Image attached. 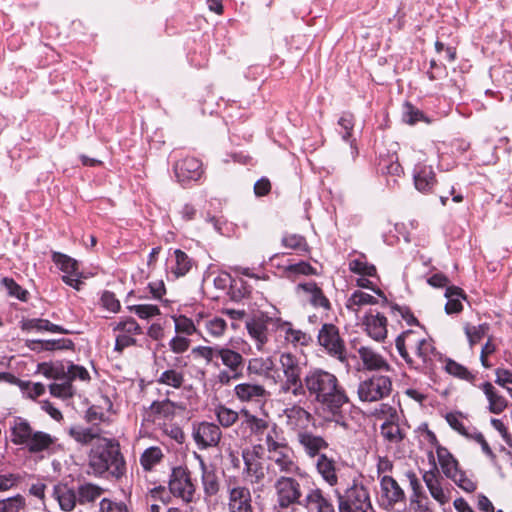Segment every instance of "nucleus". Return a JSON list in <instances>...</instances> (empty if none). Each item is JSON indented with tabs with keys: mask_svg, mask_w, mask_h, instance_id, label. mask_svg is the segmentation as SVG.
Here are the masks:
<instances>
[{
	"mask_svg": "<svg viewBox=\"0 0 512 512\" xmlns=\"http://www.w3.org/2000/svg\"><path fill=\"white\" fill-rule=\"evenodd\" d=\"M279 328L284 333L285 340L294 346H305L311 341L310 335L301 330L294 329L290 323H283Z\"/></svg>",
	"mask_w": 512,
	"mask_h": 512,
	"instance_id": "nucleus-43",
	"label": "nucleus"
},
{
	"mask_svg": "<svg viewBox=\"0 0 512 512\" xmlns=\"http://www.w3.org/2000/svg\"><path fill=\"white\" fill-rule=\"evenodd\" d=\"M301 388L303 393L295 394L292 402L301 403L309 398L318 405L317 409L325 420L348 429L342 408L349 402V397L335 374L323 368H311L303 376Z\"/></svg>",
	"mask_w": 512,
	"mask_h": 512,
	"instance_id": "nucleus-1",
	"label": "nucleus"
},
{
	"mask_svg": "<svg viewBox=\"0 0 512 512\" xmlns=\"http://www.w3.org/2000/svg\"><path fill=\"white\" fill-rule=\"evenodd\" d=\"M463 418L464 416L461 412H449L445 416L449 426L462 436H465L468 435V430L463 423Z\"/></svg>",
	"mask_w": 512,
	"mask_h": 512,
	"instance_id": "nucleus-62",
	"label": "nucleus"
},
{
	"mask_svg": "<svg viewBox=\"0 0 512 512\" xmlns=\"http://www.w3.org/2000/svg\"><path fill=\"white\" fill-rule=\"evenodd\" d=\"M380 498L381 505L385 509H391L405 500V493L393 477L385 475L380 479Z\"/></svg>",
	"mask_w": 512,
	"mask_h": 512,
	"instance_id": "nucleus-19",
	"label": "nucleus"
},
{
	"mask_svg": "<svg viewBox=\"0 0 512 512\" xmlns=\"http://www.w3.org/2000/svg\"><path fill=\"white\" fill-rule=\"evenodd\" d=\"M283 414L286 418V426L297 434L300 431H306V428L312 420V415L306 409L299 404H293L283 410Z\"/></svg>",
	"mask_w": 512,
	"mask_h": 512,
	"instance_id": "nucleus-21",
	"label": "nucleus"
},
{
	"mask_svg": "<svg viewBox=\"0 0 512 512\" xmlns=\"http://www.w3.org/2000/svg\"><path fill=\"white\" fill-rule=\"evenodd\" d=\"M349 268L353 273H357L362 276H375L376 275L375 266L365 262L362 259H354V260L350 261Z\"/></svg>",
	"mask_w": 512,
	"mask_h": 512,
	"instance_id": "nucleus-61",
	"label": "nucleus"
},
{
	"mask_svg": "<svg viewBox=\"0 0 512 512\" xmlns=\"http://www.w3.org/2000/svg\"><path fill=\"white\" fill-rule=\"evenodd\" d=\"M423 481L432 498L439 504L444 505L449 502V495L441 485V476L435 462H433V468L431 470L424 472Z\"/></svg>",
	"mask_w": 512,
	"mask_h": 512,
	"instance_id": "nucleus-24",
	"label": "nucleus"
},
{
	"mask_svg": "<svg viewBox=\"0 0 512 512\" xmlns=\"http://www.w3.org/2000/svg\"><path fill=\"white\" fill-rule=\"evenodd\" d=\"M445 370L449 374L463 380L472 381L474 379V376L471 374V372L468 371L466 367L451 359L446 361Z\"/></svg>",
	"mask_w": 512,
	"mask_h": 512,
	"instance_id": "nucleus-57",
	"label": "nucleus"
},
{
	"mask_svg": "<svg viewBox=\"0 0 512 512\" xmlns=\"http://www.w3.org/2000/svg\"><path fill=\"white\" fill-rule=\"evenodd\" d=\"M445 297L447 303L445 305V312L447 314L459 313L463 309L461 300L465 299V295L462 289L456 286H449L446 288Z\"/></svg>",
	"mask_w": 512,
	"mask_h": 512,
	"instance_id": "nucleus-38",
	"label": "nucleus"
},
{
	"mask_svg": "<svg viewBox=\"0 0 512 512\" xmlns=\"http://www.w3.org/2000/svg\"><path fill=\"white\" fill-rule=\"evenodd\" d=\"M465 334L468 338L469 344L471 347L479 343L483 337L488 333L489 331V325L479 324L477 326L466 324L464 327Z\"/></svg>",
	"mask_w": 512,
	"mask_h": 512,
	"instance_id": "nucleus-52",
	"label": "nucleus"
},
{
	"mask_svg": "<svg viewBox=\"0 0 512 512\" xmlns=\"http://www.w3.org/2000/svg\"><path fill=\"white\" fill-rule=\"evenodd\" d=\"M315 467L322 480L330 487H335L338 484V467L333 458L321 454L316 460Z\"/></svg>",
	"mask_w": 512,
	"mask_h": 512,
	"instance_id": "nucleus-28",
	"label": "nucleus"
},
{
	"mask_svg": "<svg viewBox=\"0 0 512 512\" xmlns=\"http://www.w3.org/2000/svg\"><path fill=\"white\" fill-rule=\"evenodd\" d=\"M376 303L377 300L372 295L360 290H356L348 299L347 308L356 312L357 308L362 305H373Z\"/></svg>",
	"mask_w": 512,
	"mask_h": 512,
	"instance_id": "nucleus-53",
	"label": "nucleus"
},
{
	"mask_svg": "<svg viewBox=\"0 0 512 512\" xmlns=\"http://www.w3.org/2000/svg\"><path fill=\"white\" fill-rule=\"evenodd\" d=\"M282 245L285 248L295 250L299 255H304L309 252L306 239L299 234H285L282 237Z\"/></svg>",
	"mask_w": 512,
	"mask_h": 512,
	"instance_id": "nucleus-47",
	"label": "nucleus"
},
{
	"mask_svg": "<svg viewBox=\"0 0 512 512\" xmlns=\"http://www.w3.org/2000/svg\"><path fill=\"white\" fill-rule=\"evenodd\" d=\"M286 441L283 437H281L278 427L276 424H273L271 429L268 430L265 436V445L268 454L271 452L283 448L286 445Z\"/></svg>",
	"mask_w": 512,
	"mask_h": 512,
	"instance_id": "nucleus-51",
	"label": "nucleus"
},
{
	"mask_svg": "<svg viewBox=\"0 0 512 512\" xmlns=\"http://www.w3.org/2000/svg\"><path fill=\"white\" fill-rule=\"evenodd\" d=\"M157 382L159 384L179 389L184 383V374L183 372L175 369H167L161 373Z\"/></svg>",
	"mask_w": 512,
	"mask_h": 512,
	"instance_id": "nucleus-49",
	"label": "nucleus"
},
{
	"mask_svg": "<svg viewBox=\"0 0 512 512\" xmlns=\"http://www.w3.org/2000/svg\"><path fill=\"white\" fill-rule=\"evenodd\" d=\"M392 390V382L388 376L374 375L362 381L358 386L361 401L375 402L387 397Z\"/></svg>",
	"mask_w": 512,
	"mask_h": 512,
	"instance_id": "nucleus-11",
	"label": "nucleus"
},
{
	"mask_svg": "<svg viewBox=\"0 0 512 512\" xmlns=\"http://www.w3.org/2000/svg\"><path fill=\"white\" fill-rule=\"evenodd\" d=\"M53 496L63 511H71L76 505V494L66 484H57L53 488Z\"/></svg>",
	"mask_w": 512,
	"mask_h": 512,
	"instance_id": "nucleus-36",
	"label": "nucleus"
},
{
	"mask_svg": "<svg viewBox=\"0 0 512 512\" xmlns=\"http://www.w3.org/2000/svg\"><path fill=\"white\" fill-rule=\"evenodd\" d=\"M318 342L333 357L341 362L346 361L344 342L338 328L333 324H323L318 333Z\"/></svg>",
	"mask_w": 512,
	"mask_h": 512,
	"instance_id": "nucleus-12",
	"label": "nucleus"
},
{
	"mask_svg": "<svg viewBox=\"0 0 512 512\" xmlns=\"http://www.w3.org/2000/svg\"><path fill=\"white\" fill-rule=\"evenodd\" d=\"M174 172L181 183L197 181L203 173L202 164L194 157H186L174 165Z\"/></svg>",
	"mask_w": 512,
	"mask_h": 512,
	"instance_id": "nucleus-22",
	"label": "nucleus"
},
{
	"mask_svg": "<svg viewBox=\"0 0 512 512\" xmlns=\"http://www.w3.org/2000/svg\"><path fill=\"white\" fill-rule=\"evenodd\" d=\"M413 179L415 188L422 193L431 191L436 183V176L432 166L420 163L414 168Z\"/></svg>",
	"mask_w": 512,
	"mask_h": 512,
	"instance_id": "nucleus-29",
	"label": "nucleus"
},
{
	"mask_svg": "<svg viewBox=\"0 0 512 512\" xmlns=\"http://www.w3.org/2000/svg\"><path fill=\"white\" fill-rule=\"evenodd\" d=\"M217 359L225 367L217 375V380L221 385H229L232 381L243 377L246 360L240 352L227 345H221Z\"/></svg>",
	"mask_w": 512,
	"mask_h": 512,
	"instance_id": "nucleus-8",
	"label": "nucleus"
},
{
	"mask_svg": "<svg viewBox=\"0 0 512 512\" xmlns=\"http://www.w3.org/2000/svg\"><path fill=\"white\" fill-rule=\"evenodd\" d=\"M339 512H374L368 488L353 478L343 492L334 490Z\"/></svg>",
	"mask_w": 512,
	"mask_h": 512,
	"instance_id": "nucleus-5",
	"label": "nucleus"
},
{
	"mask_svg": "<svg viewBox=\"0 0 512 512\" xmlns=\"http://www.w3.org/2000/svg\"><path fill=\"white\" fill-rule=\"evenodd\" d=\"M2 284L6 288L8 294L21 301H26L28 292L17 284L12 278L5 277L2 279Z\"/></svg>",
	"mask_w": 512,
	"mask_h": 512,
	"instance_id": "nucleus-58",
	"label": "nucleus"
},
{
	"mask_svg": "<svg viewBox=\"0 0 512 512\" xmlns=\"http://www.w3.org/2000/svg\"><path fill=\"white\" fill-rule=\"evenodd\" d=\"M164 458L162 449L151 446L143 451L140 456V464L145 471H152Z\"/></svg>",
	"mask_w": 512,
	"mask_h": 512,
	"instance_id": "nucleus-39",
	"label": "nucleus"
},
{
	"mask_svg": "<svg viewBox=\"0 0 512 512\" xmlns=\"http://www.w3.org/2000/svg\"><path fill=\"white\" fill-rule=\"evenodd\" d=\"M398 353L412 368H428L435 355L432 340L425 338L419 331L406 330L395 340Z\"/></svg>",
	"mask_w": 512,
	"mask_h": 512,
	"instance_id": "nucleus-3",
	"label": "nucleus"
},
{
	"mask_svg": "<svg viewBox=\"0 0 512 512\" xmlns=\"http://www.w3.org/2000/svg\"><path fill=\"white\" fill-rule=\"evenodd\" d=\"M269 459L274 463L281 475H300L302 469L294 459L293 451L288 446L275 450L268 454Z\"/></svg>",
	"mask_w": 512,
	"mask_h": 512,
	"instance_id": "nucleus-17",
	"label": "nucleus"
},
{
	"mask_svg": "<svg viewBox=\"0 0 512 512\" xmlns=\"http://www.w3.org/2000/svg\"><path fill=\"white\" fill-rule=\"evenodd\" d=\"M301 505L307 512H335L331 500L318 487L312 488L306 493Z\"/></svg>",
	"mask_w": 512,
	"mask_h": 512,
	"instance_id": "nucleus-23",
	"label": "nucleus"
},
{
	"mask_svg": "<svg viewBox=\"0 0 512 512\" xmlns=\"http://www.w3.org/2000/svg\"><path fill=\"white\" fill-rule=\"evenodd\" d=\"M274 368V362L272 358L256 357L248 360L247 371L250 374L269 377L270 372Z\"/></svg>",
	"mask_w": 512,
	"mask_h": 512,
	"instance_id": "nucleus-41",
	"label": "nucleus"
},
{
	"mask_svg": "<svg viewBox=\"0 0 512 512\" xmlns=\"http://www.w3.org/2000/svg\"><path fill=\"white\" fill-rule=\"evenodd\" d=\"M200 466H201V471H202L201 481H202L203 492L208 497L215 496L219 492V489H220L218 477L214 471L208 470V468L203 460H200Z\"/></svg>",
	"mask_w": 512,
	"mask_h": 512,
	"instance_id": "nucleus-37",
	"label": "nucleus"
},
{
	"mask_svg": "<svg viewBox=\"0 0 512 512\" xmlns=\"http://www.w3.org/2000/svg\"><path fill=\"white\" fill-rule=\"evenodd\" d=\"M25 507L26 501L21 495L0 500V512H23Z\"/></svg>",
	"mask_w": 512,
	"mask_h": 512,
	"instance_id": "nucleus-54",
	"label": "nucleus"
},
{
	"mask_svg": "<svg viewBox=\"0 0 512 512\" xmlns=\"http://www.w3.org/2000/svg\"><path fill=\"white\" fill-rule=\"evenodd\" d=\"M9 429L11 442L25 447L32 454L48 451L56 441L49 433L34 430L22 417H14L9 423Z\"/></svg>",
	"mask_w": 512,
	"mask_h": 512,
	"instance_id": "nucleus-4",
	"label": "nucleus"
},
{
	"mask_svg": "<svg viewBox=\"0 0 512 512\" xmlns=\"http://www.w3.org/2000/svg\"><path fill=\"white\" fill-rule=\"evenodd\" d=\"M32 344L41 345L39 351L73 350L74 343L67 338L53 340H33Z\"/></svg>",
	"mask_w": 512,
	"mask_h": 512,
	"instance_id": "nucleus-46",
	"label": "nucleus"
},
{
	"mask_svg": "<svg viewBox=\"0 0 512 512\" xmlns=\"http://www.w3.org/2000/svg\"><path fill=\"white\" fill-rule=\"evenodd\" d=\"M423 481L432 498L439 504L444 505L449 502V495L441 485V476L435 462H433V468L431 470L424 472Z\"/></svg>",
	"mask_w": 512,
	"mask_h": 512,
	"instance_id": "nucleus-25",
	"label": "nucleus"
},
{
	"mask_svg": "<svg viewBox=\"0 0 512 512\" xmlns=\"http://www.w3.org/2000/svg\"><path fill=\"white\" fill-rule=\"evenodd\" d=\"M296 291L314 307H321L325 310L330 309L329 300L315 282L300 283L297 285Z\"/></svg>",
	"mask_w": 512,
	"mask_h": 512,
	"instance_id": "nucleus-27",
	"label": "nucleus"
},
{
	"mask_svg": "<svg viewBox=\"0 0 512 512\" xmlns=\"http://www.w3.org/2000/svg\"><path fill=\"white\" fill-rule=\"evenodd\" d=\"M241 414L243 419L239 424L237 434L242 439L247 440L253 435L259 436L269 429L270 424L266 419L259 418L246 409H242Z\"/></svg>",
	"mask_w": 512,
	"mask_h": 512,
	"instance_id": "nucleus-20",
	"label": "nucleus"
},
{
	"mask_svg": "<svg viewBox=\"0 0 512 512\" xmlns=\"http://www.w3.org/2000/svg\"><path fill=\"white\" fill-rule=\"evenodd\" d=\"M141 319H149L160 314V309L157 305L152 304H139L129 307Z\"/></svg>",
	"mask_w": 512,
	"mask_h": 512,
	"instance_id": "nucleus-63",
	"label": "nucleus"
},
{
	"mask_svg": "<svg viewBox=\"0 0 512 512\" xmlns=\"http://www.w3.org/2000/svg\"><path fill=\"white\" fill-rule=\"evenodd\" d=\"M225 493L228 512H255L252 492L233 476L225 480Z\"/></svg>",
	"mask_w": 512,
	"mask_h": 512,
	"instance_id": "nucleus-9",
	"label": "nucleus"
},
{
	"mask_svg": "<svg viewBox=\"0 0 512 512\" xmlns=\"http://www.w3.org/2000/svg\"><path fill=\"white\" fill-rule=\"evenodd\" d=\"M495 375V383L505 388L512 397V371L504 368H497L495 370Z\"/></svg>",
	"mask_w": 512,
	"mask_h": 512,
	"instance_id": "nucleus-64",
	"label": "nucleus"
},
{
	"mask_svg": "<svg viewBox=\"0 0 512 512\" xmlns=\"http://www.w3.org/2000/svg\"><path fill=\"white\" fill-rule=\"evenodd\" d=\"M365 329L368 335L376 340L382 341L387 336V319L380 313L368 314L364 319Z\"/></svg>",
	"mask_w": 512,
	"mask_h": 512,
	"instance_id": "nucleus-30",
	"label": "nucleus"
},
{
	"mask_svg": "<svg viewBox=\"0 0 512 512\" xmlns=\"http://www.w3.org/2000/svg\"><path fill=\"white\" fill-rule=\"evenodd\" d=\"M113 331L118 332L115 340V351L122 352L125 348L136 344V335L142 333V328L133 318H127L117 322Z\"/></svg>",
	"mask_w": 512,
	"mask_h": 512,
	"instance_id": "nucleus-16",
	"label": "nucleus"
},
{
	"mask_svg": "<svg viewBox=\"0 0 512 512\" xmlns=\"http://www.w3.org/2000/svg\"><path fill=\"white\" fill-rule=\"evenodd\" d=\"M88 466L95 476L120 479L126 473V462L120 445L113 439L102 438L88 454Z\"/></svg>",
	"mask_w": 512,
	"mask_h": 512,
	"instance_id": "nucleus-2",
	"label": "nucleus"
},
{
	"mask_svg": "<svg viewBox=\"0 0 512 512\" xmlns=\"http://www.w3.org/2000/svg\"><path fill=\"white\" fill-rule=\"evenodd\" d=\"M23 329L48 331L52 333L70 334L71 332L60 325L53 324L47 319L34 318L24 323Z\"/></svg>",
	"mask_w": 512,
	"mask_h": 512,
	"instance_id": "nucleus-42",
	"label": "nucleus"
},
{
	"mask_svg": "<svg viewBox=\"0 0 512 512\" xmlns=\"http://www.w3.org/2000/svg\"><path fill=\"white\" fill-rule=\"evenodd\" d=\"M436 454L443 474L452 480L461 470L458 461L447 448L441 445H437Z\"/></svg>",
	"mask_w": 512,
	"mask_h": 512,
	"instance_id": "nucleus-34",
	"label": "nucleus"
},
{
	"mask_svg": "<svg viewBox=\"0 0 512 512\" xmlns=\"http://www.w3.org/2000/svg\"><path fill=\"white\" fill-rule=\"evenodd\" d=\"M306 477L302 470L300 475H280L276 478L273 488L278 507H288L294 504L301 505L303 489L301 481Z\"/></svg>",
	"mask_w": 512,
	"mask_h": 512,
	"instance_id": "nucleus-7",
	"label": "nucleus"
},
{
	"mask_svg": "<svg viewBox=\"0 0 512 512\" xmlns=\"http://www.w3.org/2000/svg\"><path fill=\"white\" fill-rule=\"evenodd\" d=\"M171 318L174 322L175 332L178 335L191 336L198 333L195 322L186 315H172Z\"/></svg>",
	"mask_w": 512,
	"mask_h": 512,
	"instance_id": "nucleus-45",
	"label": "nucleus"
},
{
	"mask_svg": "<svg viewBox=\"0 0 512 512\" xmlns=\"http://www.w3.org/2000/svg\"><path fill=\"white\" fill-rule=\"evenodd\" d=\"M217 421L223 428H230L239 419V413L225 405H218L214 409Z\"/></svg>",
	"mask_w": 512,
	"mask_h": 512,
	"instance_id": "nucleus-44",
	"label": "nucleus"
},
{
	"mask_svg": "<svg viewBox=\"0 0 512 512\" xmlns=\"http://www.w3.org/2000/svg\"><path fill=\"white\" fill-rule=\"evenodd\" d=\"M101 432L97 426L86 427L83 425H73L68 430L69 436L81 445H88L95 439H99Z\"/></svg>",
	"mask_w": 512,
	"mask_h": 512,
	"instance_id": "nucleus-35",
	"label": "nucleus"
},
{
	"mask_svg": "<svg viewBox=\"0 0 512 512\" xmlns=\"http://www.w3.org/2000/svg\"><path fill=\"white\" fill-rule=\"evenodd\" d=\"M382 436L392 443H398L404 438V434L398 424L384 422L381 426Z\"/></svg>",
	"mask_w": 512,
	"mask_h": 512,
	"instance_id": "nucleus-56",
	"label": "nucleus"
},
{
	"mask_svg": "<svg viewBox=\"0 0 512 512\" xmlns=\"http://www.w3.org/2000/svg\"><path fill=\"white\" fill-rule=\"evenodd\" d=\"M283 380L279 383L278 394L284 400L292 402L294 395H301L302 366L300 359L292 353H282L279 357Z\"/></svg>",
	"mask_w": 512,
	"mask_h": 512,
	"instance_id": "nucleus-6",
	"label": "nucleus"
},
{
	"mask_svg": "<svg viewBox=\"0 0 512 512\" xmlns=\"http://www.w3.org/2000/svg\"><path fill=\"white\" fill-rule=\"evenodd\" d=\"M242 458L244 461V474L249 479L251 484H263L269 467L261 460V457L253 449L246 448L242 451Z\"/></svg>",
	"mask_w": 512,
	"mask_h": 512,
	"instance_id": "nucleus-14",
	"label": "nucleus"
},
{
	"mask_svg": "<svg viewBox=\"0 0 512 512\" xmlns=\"http://www.w3.org/2000/svg\"><path fill=\"white\" fill-rule=\"evenodd\" d=\"M297 440L305 454L310 458H318L322 454L321 451L328 448V443L322 436L308 431H300L297 434Z\"/></svg>",
	"mask_w": 512,
	"mask_h": 512,
	"instance_id": "nucleus-26",
	"label": "nucleus"
},
{
	"mask_svg": "<svg viewBox=\"0 0 512 512\" xmlns=\"http://www.w3.org/2000/svg\"><path fill=\"white\" fill-rule=\"evenodd\" d=\"M284 272L287 277H291L293 275H313L316 274L315 268H313L309 263L301 261L295 264H289L285 267Z\"/></svg>",
	"mask_w": 512,
	"mask_h": 512,
	"instance_id": "nucleus-60",
	"label": "nucleus"
},
{
	"mask_svg": "<svg viewBox=\"0 0 512 512\" xmlns=\"http://www.w3.org/2000/svg\"><path fill=\"white\" fill-rule=\"evenodd\" d=\"M54 263L64 273L62 280L69 286L76 290L80 289L82 281L80 280L81 273L79 272L78 263L75 259L59 253L54 252L52 255Z\"/></svg>",
	"mask_w": 512,
	"mask_h": 512,
	"instance_id": "nucleus-18",
	"label": "nucleus"
},
{
	"mask_svg": "<svg viewBox=\"0 0 512 512\" xmlns=\"http://www.w3.org/2000/svg\"><path fill=\"white\" fill-rule=\"evenodd\" d=\"M234 397L243 404L263 405L269 397V391L257 382H242L235 385Z\"/></svg>",
	"mask_w": 512,
	"mask_h": 512,
	"instance_id": "nucleus-15",
	"label": "nucleus"
},
{
	"mask_svg": "<svg viewBox=\"0 0 512 512\" xmlns=\"http://www.w3.org/2000/svg\"><path fill=\"white\" fill-rule=\"evenodd\" d=\"M221 345L216 346H197L192 349L193 355L196 357L203 358L207 363L213 362L218 358Z\"/></svg>",
	"mask_w": 512,
	"mask_h": 512,
	"instance_id": "nucleus-59",
	"label": "nucleus"
},
{
	"mask_svg": "<svg viewBox=\"0 0 512 512\" xmlns=\"http://www.w3.org/2000/svg\"><path fill=\"white\" fill-rule=\"evenodd\" d=\"M168 488L170 493L185 504L194 502L196 496V484L191 472L186 466H176L169 476Z\"/></svg>",
	"mask_w": 512,
	"mask_h": 512,
	"instance_id": "nucleus-10",
	"label": "nucleus"
},
{
	"mask_svg": "<svg viewBox=\"0 0 512 512\" xmlns=\"http://www.w3.org/2000/svg\"><path fill=\"white\" fill-rule=\"evenodd\" d=\"M479 388L483 391L488 401V410L493 414L502 413L507 407L506 398L490 382L482 383Z\"/></svg>",
	"mask_w": 512,
	"mask_h": 512,
	"instance_id": "nucleus-31",
	"label": "nucleus"
},
{
	"mask_svg": "<svg viewBox=\"0 0 512 512\" xmlns=\"http://www.w3.org/2000/svg\"><path fill=\"white\" fill-rule=\"evenodd\" d=\"M103 492V489L92 483H85L78 487V501L83 503L93 502L98 499Z\"/></svg>",
	"mask_w": 512,
	"mask_h": 512,
	"instance_id": "nucleus-48",
	"label": "nucleus"
},
{
	"mask_svg": "<svg viewBox=\"0 0 512 512\" xmlns=\"http://www.w3.org/2000/svg\"><path fill=\"white\" fill-rule=\"evenodd\" d=\"M177 404L166 399L163 401H155L151 404V411L158 418L171 419L175 415Z\"/></svg>",
	"mask_w": 512,
	"mask_h": 512,
	"instance_id": "nucleus-50",
	"label": "nucleus"
},
{
	"mask_svg": "<svg viewBox=\"0 0 512 512\" xmlns=\"http://www.w3.org/2000/svg\"><path fill=\"white\" fill-rule=\"evenodd\" d=\"M192 437L198 449L203 450L218 446L222 431L217 424L202 421L193 424Z\"/></svg>",
	"mask_w": 512,
	"mask_h": 512,
	"instance_id": "nucleus-13",
	"label": "nucleus"
},
{
	"mask_svg": "<svg viewBox=\"0 0 512 512\" xmlns=\"http://www.w3.org/2000/svg\"><path fill=\"white\" fill-rule=\"evenodd\" d=\"M175 264L171 266L170 272L175 278L185 276L193 267V260L182 250L176 249L174 251Z\"/></svg>",
	"mask_w": 512,
	"mask_h": 512,
	"instance_id": "nucleus-40",
	"label": "nucleus"
},
{
	"mask_svg": "<svg viewBox=\"0 0 512 512\" xmlns=\"http://www.w3.org/2000/svg\"><path fill=\"white\" fill-rule=\"evenodd\" d=\"M204 327L210 336L220 338L224 335L227 324L223 318L212 317L204 321Z\"/></svg>",
	"mask_w": 512,
	"mask_h": 512,
	"instance_id": "nucleus-55",
	"label": "nucleus"
},
{
	"mask_svg": "<svg viewBox=\"0 0 512 512\" xmlns=\"http://www.w3.org/2000/svg\"><path fill=\"white\" fill-rule=\"evenodd\" d=\"M268 319L253 318L246 323V329L250 337L255 341L257 350H263L268 341Z\"/></svg>",
	"mask_w": 512,
	"mask_h": 512,
	"instance_id": "nucleus-32",
	"label": "nucleus"
},
{
	"mask_svg": "<svg viewBox=\"0 0 512 512\" xmlns=\"http://www.w3.org/2000/svg\"><path fill=\"white\" fill-rule=\"evenodd\" d=\"M358 354L367 370H389V364L375 350L368 346L358 348Z\"/></svg>",
	"mask_w": 512,
	"mask_h": 512,
	"instance_id": "nucleus-33",
	"label": "nucleus"
}]
</instances>
